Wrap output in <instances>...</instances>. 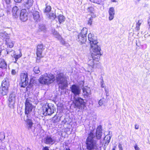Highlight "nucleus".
Segmentation results:
<instances>
[{"label": "nucleus", "instance_id": "37998d69", "mask_svg": "<svg viewBox=\"0 0 150 150\" xmlns=\"http://www.w3.org/2000/svg\"><path fill=\"white\" fill-rule=\"evenodd\" d=\"M59 40H60L61 41V42L62 43V44H65V41L61 37V38L59 39H58Z\"/></svg>", "mask_w": 150, "mask_h": 150}, {"label": "nucleus", "instance_id": "49530a36", "mask_svg": "<svg viewBox=\"0 0 150 150\" xmlns=\"http://www.w3.org/2000/svg\"><path fill=\"white\" fill-rule=\"evenodd\" d=\"M148 24H149V29L150 30V16L149 18L148 19Z\"/></svg>", "mask_w": 150, "mask_h": 150}, {"label": "nucleus", "instance_id": "a211bd4d", "mask_svg": "<svg viewBox=\"0 0 150 150\" xmlns=\"http://www.w3.org/2000/svg\"><path fill=\"white\" fill-rule=\"evenodd\" d=\"M111 138V136L110 135H107L104 138V146L103 147L105 149L106 148V146L108 145L110 142V140Z\"/></svg>", "mask_w": 150, "mask_h": 150}, {"label": "nucleus", "instance_id": "393cba45", "mask_svg": "<svg viewBox=\"0 0 150 150\" xmlns=\"http://www.w3.org/2000/svg\"><path fill=\"white\" fill-rule=\"evenodd\" d=\"M8 87L2 86L1 92L2 95L4 96L7 94L8 92Z\"/></svg>", "mask_w": 150, "mask_h": 150}, {"label": "nucleus", "instance_id": "a19ab883", "mask_svg": "<svg viewBox=\"0 0 150 150\" xmlns=\"http://www.w3.org/2000/svg\"><path fill=\"white\" fill-rule=\"evenodd\" d=\"M6 4L8 5H9L11 3V0H4Z\"/></svg>", "mask_w": 150, "mask_h": 150}, {"label": "nucleus", "instance_id": "cd10ccee", "mask_svg": "<svg viewBox=\"0 0 150 150\" xmlns=\"http://www.w3.org/2000/svg\"><path fill=\"white\" fill-rule=\"evenodd\" d=\"M88 29L86 28H83L81 30V32L79 35H82L85 36L86 37V35L87 33Z\"/></svg>", "mask_w": 150, "mask_h": 150}, {"label": "nucleus", "instance_id": "7c9ffc66", "mask_svg": "<svg viewBox=\"0 0 150 150\" xmlns=\"http://www.w3.org/2000/svg\"><path fill=\"white\" fill-rule=\"evenodd\" d=\"M65 19V17L62 15H60L58 16V21L60 23L64 21Z\"/></svg>", "mask_w": 150, "mask_h": 150}, {"label": "nucleus", "instance_id": "473e14b6", "mask_svg": "<svg viewBox=\"0 0 150 150\" xmlns=\"http://www.w3.org/2000/svg\"><path fill=\"white\" fill-rule=\"evenodd\" d=\"M48 17L50 19L54 20L56 18V16L54 13H50L49 14Z\"/></svg>", "mask_w": 150, "mask_h": 150}, {"label": "nucleus", "instance_id": "c756f323", "mask_svg": "<svg viewBox=\"0 0 150 150\" xmlns=\"http://www.w3.org/2000/svg\"><path fill=\"white\" fill-rule=\"evenodd\" d=\"M87 10L88 12L90 13L91 16L93 17L94 15H93V14L94 13V8L92 7H90L88 8Z\"/></svg>", "mask_w": 150, "mask_h": 150}, {"label": "nucleus", "instance_id": "052dcab7", "mask_svg": "<svg viewBox=\"0 0 150 150\" xmlns=\"http://www.w3.org/2000/svg\"><path fill=\"white\" fill-rule=\"evenodd\" d=\"M105 92H106V90H105Z\"/></svg>", "mask_w": 150, "mask_h": 150}, {"label": "nucleus", "instance_id": "3c124183", "mask_svg": "<svg viewBox=\"0 0 150 150\" xmlns=\"http://www.w3.org/2000/svg\"><path fill=\"white\" fill-rule=\"evenodd\" d=\"M139 128V126L138 125H137V124H136L135 125V128L136 129H138Z\"/></svg>", "mask_w": 150, "mask_h": 150}, {"label": "nucleus", "instance_id": "de8ad7c7", "mask_svg": "<svg viewBox=\"0 0 150 150\" xmlns=\"http://www.w3.org/2000/svg\"><path fill=\"white\" fill-rule=\"evenodd\" d=\"M118 147L119 149V150H123L122 145L120 144H119Z\"/></svg>", "mask_w": 150, "mask_h": 150}, {"label": "nucleus", "instance_id": "aec40b11", "mask_svg": "<svg viewBox=\"0 0 150 150\" xmlns=\"http://www.w3.org/2000/svg\"><path fill=\"white\" fill-rule=\"evenodd\" d=\"M33 15L34 20L37 22L40 21L41 20L39 13L37 11H34L33 13Z\"/></svg>", "mask_w": 150, "mask_h": 150}, {"label": "nucleus", "instance_id": "ddd939ff", "mask_svg": "<svg viewBox=\"0 0 150 150\" xmlns=\"http://www.w3.org/2000/svg\"><path fill=\"white\" fill-rule=\"evenodd\" d=\"M28 13L25 9H22L21 11L20 18L23 21H26L28 18Z\"/></svg>", "mask_w": 150, "mask_h": 150}, {"label": "nucleus", "instance_id": "a18cd8bd", "mask_svg": "<svg viewBox=\"0 0 150 150\" xmlns=\"http://www.w3.org/2000/svg\"><path fill=\"white\" fill-rule=\"evenodd\" d=\"M11 74L12 75H14L16 74V71L15 70L13 69L11 71Z\"/></svg>", "mask_w": 150, "mask_h": 150}, {"label": "nucleus", "instance_id": "f3484780", "mask_svg": "<svg viewBox=\"0 0 150 150\" xmlns=\"http://www.w3.org/2000/svg\"><path fill=\"white\" fill-rule=\"evenodd\" d=\"M109 14V20L111 21L113 19L115 15V10L113 7H112L109 8L108 11Z\"/></svg>", "mask_w": 150, "mask_h": 150}, {"label": "nucleus", "instance_id": "f03ea898", "mask_svg": "<svg viewBox=\"0 0 150 150\" xmlns=\"http://www.w3.org/2000/svg\"><path fill=\"white\" fill-rule=\"evenodd\" d=\"M93 131H91L88 137L86 142V148L89 150L100 149L102 145H103L102 142H100V145L97 144L96 142L94 140L95 137Z\"/></svg>", "mask_w": 150, "mask_h": 150}, {"label": "nucleus", "instance_id": "dca6fc26", "mask_svg": "<svg viewBox=\"0 0 150 150\" xmlns=\"http://www.w3.org/2000/svg\"><path fill=\"white\" fill-rule=\"evenodd\" d=\"M33 0H27L23 3V5L25 8L28 9L33 6L34 3Z\"/></svg>", "mask_w": 150, "mask_h": 150}, {"label": "nucleus", "instance_id": "f704fd0d", "mask_svg": "<svg viewBox=\"0 0 150 150\" xmlns=\"http://www.w3.org/2000/svg\"><path fill=\"white\" fill-rule=\"evenodd\" d=\"M33 71L36 74H39L40 72L39 67L38 66L35 67L33 68Z\"/></svg>", "mask_w": 150, "mask_h": 150}, {"label": "nucleus", "instance_id": "ea45409f", "mask_svg": "<svg viewBox=\"0 0 150 150\" xmlns=\"http://www.w3.org/2000/svg\"><path fill=\"white\" fill-rule=\"evenodd\" d=\"M104 101L103 100L100 99L98 102V104L100 106L102 105L103 104Z\"/></svg>", "mask_w": 150, "mask_h": 150}, {"label": "nucleus", "instance_id": "8fccbe9b", "mask_svg": "<svg viewBox=\"0 0 150 150\" xmlns=\"http://www.w3.org/2000/svg\"><path fill=\"white\" fill-rule=\"evenodd\" d=\"M101 87L102 88H104V85L103 83V80H102V81H101Z\"/></svg>", "mask_w": 150, "mask_h": 150}, {"label": "nucleus", "instance_id": "58836bf2", "mask_svg": "<svg viewBox=\"0 0 150 150\" xmlns=\"http://www.w3.org/2000/svg\"><path fill=\"white\" fill-rule=\"evenodd\" d=\"M92 17L90 18L88 21V24L90 25H91L92 23Z\"/></svg>", "mask_w": 150, "mask_h": 150}, {"label": "nucleus", "instance_id": "c9c22d12", "mask_svg": "<svg viewBox=\"0 0 150 150\" xmlns=\"http://www.w3.org/2000/svg\"><path fill=\"white\" fill-rule=\"evenodd\" d=\"M5 136L4 132H2L0 133V140H2L5 138Z\"/></svg>", "mask_w": 150, "mask_h": 150}, {"label": "nucleus", "instance_id": "09e8293b", "mask_svg": "<svg viewBox=\"0 0 150 150\" xmlns=\"http://www.w3.org/2000/svg\"><path fill=\"white\" fill-rule=\"evenodd\" d=\"M7 8L8 9L7 10L8 12H10V11L11 10V6H7Z\"/></svg>", "mask_w": 150, "mask_h": 150}, {"label": "nucleus", "instance_id": "5701e85b", "mask_svg": "<svg viewBox=\"0 0 150 150\" xmlns=\"http://www.w3.org/2000/svg\"><path fill=\"white\" fill-rule=\"evenodd\" d=\"M12 12L13 16L16 17L18 15L19 13L18 8L16 6H14L12 8Z\"/></svg>", "mask_w": 150, "mask_h": 150}, {"label": "nucleus", "instance_id": "f8f14e48", "mask_svg": "<svg viewBox=\"0 0 150 150\" xmlns=\"http://www.w3.org/2000/svg\"><path fill=\"white\" fill-rule=\"evenodd\" d=\"M33 108V106L30 102L29 100L26 99L25 103V114L27 115L30 113Z\"/></svg>", "mask_w": 150, "mask_h": 150}, {"label": "nucleus", "instance_id": "13d9d810", "mask_svg": "<svg viewBox=\"0 0 150 150\" xmlns=\"http://www.w3.org/2000/svg\"><path fill=\"white\" fill-rule=\"evenodd\" d=\"M7 54H9V51H7Z\"/></svg>", "mask_w": 150, "mask_h": 150}, {"label": "nucleus", "instance_id": "6ab92c4d", "mask_svg": "<svg viewBox=\"0 0 150 150\" xmlns=\"http://www.w3.org/2000/svg\"><path fill=\"white\" fill-rule=\"evenodd\" d=\"M77 40L80 43H84L86 41V37L85 36L79 34Z\"/></svg>", "mask_w": 150, "mask_h": 150}, {"label": "nucleus", "instance_id": "4468645a", "mask_svg": "<svg viewBox=\"0 0 150 150\" xmlns=\"http://www.w3.org/2000/svg\"><path fill=\"white\" fill-rule=\"evenodd\" d=\"M102 131L101 126H99L97 127L96 132L94 130H92L91 131H93L94 134L95 136V137H96L97 139H100L102 136Z\"/></svg>", "mask_w": 150, "mask_h": 150}, {"label": "nucleus", "instance_id": "412c9836", "mask_svg": "<svg viewBox=\"0 0 150 150\" xmlns=\"http://www.w3.org/2000/svg\"><path fill=\"white\" fill-rule=\"evenodd\" d=\"M45 142L46 144H52L55 142L54 139L52 138L49 136H47L45 138Z\"/></svg>", "mask_w": 150, "mask_h": 150}, {"label": "nucleus", "instance_id": "20e7f679", "mask_svg": "<svg viewBox=\"0 0 150 150\" xmlns=\"http://www.w3.org/2000/svg\"><path fill=\"white\" fill-rule=\"evenodd\" d=\"M57 81L59 87L63 89L67 86V80L64 74L60 73L58 74L56 77Z\"/></svg>", "mask_w": 150, "mask_h": 150}, {"label": "nucleus", "instance_id": "4d7b16f0", "mask_svg": "<svg viewBox=\"0 0 150 150\" xmlns=\"http://www.w3.org/2000/svg\"><path fill=\"white\" fill-rule=\"evenodd\" d=\"M115 146L113 148L112 150H115Z\"/></svg>", "mask_w": 150, "mask_h": 150}, {"label": "nucleus", "instance_id": "e433bc0d", "mask_svg": "<svg viewBox=\"0 0 150 150\" xmlns=\"http://www.w3.org/2000/svg\"><path fill=\"white\" fill-rule=\"evenodd\" d=\"M51 8L49 6H47L45 8V12H49L51 10Z\"/></svg>", "mask_w": 150, "mask_h": 150}, {"label": "nucleus", "instance_id": "7ed1b4c3", "mask_svg": "<svg viewBox=\"0 0 150 150\" xmlns=\"http://www.w3.org/2000/svg\"><path fill=\"white\" fill-rule=\"evenodd\" d=\"M55 80V76L53 74L46 73L40 76L39 81L40 83L48 85L53 83Z\"/></svg>", "mask_w": 150, "mask_h": 150}, {"label": "nucleus", "instance_id": "4c0bfd02", "mask_svg": "<svg viewBox=\"0 0 150 150\" xmlns=\"http://www.w3.org/2000/svg\"><path fill=\"white\" fill-rule=\"evenodd\" d=\"M39 28L41 30H45L46 29L45 27V25H44L42 24L39 26Z\"/></svg>", "mask_w": 150, "mask_h": 150}, {"label": "nucleus", "instance_id": "9b49d317", "mask_svg": "<svg viewBox=\"0 0 150 150\" xmlns=\"http://www.w3.org/2000/svg\"><path fill=\"white\" fill-rule=\"evenodd\" d=\"M71 91L74 95V97L79 95L81 92V89L78 86L74 84L70 88Z\"/></svg>", "mask_w": 150, "mask_h": 150}, {"label": "nucleus", "instance_id": "b1692460", "mask_svg": "<svg viewBox=\"0 0 150 150\" xmlns=\"http://www.w3.org/2000/svg\"><path fill=\"white\" fill-rule=\"evenodd\" d=\"M7 64L5 60L3 59H0V67L2 68H6L7 67Z\"/></svg>", "mask_w": 150, "mask_h": 150}, {"label": "nucleus", "instance_id": "c85d7f7f", "mask_svg": "<svg viewBox=\"0 0 150 150\" xmlns=\"http://www.w3.org/2000/svg\"><path fill=\"white\" fill-rule=\"evenodd\" d=\"M26 122L28 128L29 129H31L33 124L32 120L30 119H28L26 120Z\"/></svg>", "mask_w": 150, "mask_h": 150}, {"label": "nucleus", "instance_id": "6e6d98bb", "mask_svg": "<svg viewBox=\"0 0 150 150\" xmlns=\"http://www.w3.org/2000/svg\"><path fill=\"white\" fill-rule=\"evenodd\" d=\"M15 61L14 62V63H17V60H15Z\"/></svg>", "mask_w": 150, "mask_h": 150}, {"label": "nucleus", "instance_id": "2eb2a0df", "mask_svg": "<svg viewBox=\"0 0 150 150\" xmlns=\"http://www.w3.org/2000/svg\"><path fill=\"white\" fill-rule=\"evenodd\" d=\"M44 49L42 44H40L37 46L36 54L38 57L40 58L42 57V53Z\"/></svg>", "mask_w": 150, "mask_h": 150}, {"label": "nucleus", "instance_id": "4be33fe9", "mask_svg": "<svg viewBox=\"0 0 150 150\" xmlns=\"http://www.w3.org/2000/svg\"><path fill=\"white\" fill-rule=\"evenodd\" d=\"M83 92L84 96L90 97V95L91 94V90L90 88L88 87L84 88L83 89Z\"/></svg>", "mask_w": 150, "mask_h": 150}, {"label": "nucleus", "instance_id": "423d86ee", "mask_svg": "<svg viewBox=\"0 0 150 150\" xmlns=\"http://www.w3.org/2000/svg\"><path fill=\"white\" fill-rule=\"evenodd\" d=\"M0 36H1L3 39H5V44L10 48L13 47L14 42L9 39V37L7 35V33L2 30H0Z\"/></svg>", "mask_w": 150, "mask_h": 150}, {"label": "nucleus", "instance_id": "bb28decb", "mask_svg": "<svg viewBox=\"0 0 150 150\" xmlns=\"http://www.w3.org/2000/svg\"><path fill=\"white\" fill-rule=\"evenodd\" d=\"M143 22V20L142 19L139 20L137 23H136L135 30H140V26Z\"/></svg>", "mask_w": 150, "mask_h": 150}, {"label": "nucleus", "instance_id": "5fc2aeb1", "mask_svg": "<svg viewBox=\"0 0 150 150\" xmlns=\"http://www.w3.org/2000/svg\"><path fill=\"white\" fill-rule=\"evenodd\" d=\"M111 1L114 2H117V0H111Z\"/></svg>", "mask_w": 150, "mask_h": 150}, {"label": "nucleus", "instance_id": "603ef678", "mask_svg": "<svg viewBox=\"0 0 150 150\" xmlns=\"http://www.w3.org/2000/svg\"><path fill=\"white\" fill-rule=\"evenodd\" d=\"M43 150H49V149L46 146L44 148Z\"/></svg>", "mask_w": 150, "mask_h": 150}, {"label": "nucleus", "instance_id": "2f4dec72", "mask_svg": "<svg viewBox=\"0 0 150 150\" xmlns=\"http://www.w3.org/2000/svg\"><path fill=\"white\" fill-rule=\"evenodd\" d=\"M20 51V53L18 54H14V58L15 59V60H17L22 56V54L21 52V50H19Z\"/></svg>", "mask_w": 150, "mask_h": 150}, {"label": "nucleus", "instance_id": "6e6552de", "mask_svg": "<svg viewBox=\"0 0 150 150\" xmlns=\"http://www.w3.org/2000/svg\"><path fill=\"white\" fill-rule=\"evenodd\" d=\"M43 114L44 115H51L54 112L53 107L51 104L46 103L43 106Z\"/></svg>", "mask_w": 150, "mask_h": 150}, {"label": "nucleus", "instance_id": "39448f33", "mask_svg": "<svg viewBox=\"0 0 150 150\" xmlns=\"http://www.w3.org/2000/svg\"><path fill=\"white\" fill-rule=\"evenodd\" d=\"M88 38L91 45V50H96L97 48L100 50V47L97 44V40L91 33L88 34Z\"/></svg>", "mask_w": 150, "mask_h": 150}, {"label": "nucleus", "instance_id": "bf43d9fd", "mask_svg": "<svg viewBox=\"0 0 150 150\" xmlns=\"http://www.w3.org/2000/svg\"><path fill=\"white\" fill-rule=\"evenodd\" d=\"M106 96H108V95L107 94V93Z\"/></svg>", "mask_w": 150, "mask_h": 150}, {"label": "nucleus", "instance_id": "c03bdc74", "mask_svg": "<svg viewBox=\"0 0 150 150\" xmlns=\"http://www.w3.org/2000/svg\"><path fill=\"white\" fill-rule=\"evenodd\" d=\"M134 148L135 150H140V148L137 145L134 146Z\"/></svg>", "mask_w": 150, "mask_h": 150}, {"label": "nucleus", "instance_id": "79ce46f5", "mask_svg": "<svg viewBox=\"0 0 150 150\" xmlns=\"http://www.w3.org/2000/svg\"><path fill=\"white\" fill-rule=\"evenodd\" d=\"M92 2L94 3L99 4V1L98 0H90Z\"/></svg>", "mask_w": 150, "mask_h": 150}, {"label": "nucleus", "instance_id": "72a5a7b5", "mask_svg": "<svg viewBox=\"0 0 150 150\" xmlns=\"http://www.w3.org/2000/svg\"><path fill=\"white\" fill-rule=\"evenodd\" d=\"M54 35L58 39H59L61 38V36L57 32V31H54L53 33Z\"/></svg>", "mask_w": 150, "mask_h": 150}, {"label": "nucleus", "instance_id": "0eeeda50", "mask_svg": "<svg viewBox=\"0 0 150 150\" xmlns=\"http://www.w3.org/2000/svg\"><path fill=\"white\" fill-rule=\"evenodd\" d=\"M74 100L73 102L75 106L81 110H83L85 107V103L83 100L81 98L74 97Z\"/></svg>", "mask_w": 150, "mask_h": 150}, {"label": "nucleus", "instance_id": "f257e3e1", "mask_svg": "<svg viewBox=\"0 0 150 150\" xmlns=\"http://www.w3.org/2000/svg\"><path fill=\"white\" fill-rule=\"evenodd\" d=\"M92 51L91 56L89 58L88 62L89 70L91 71H93L96 65L100 59V56L101 55L100 50L99 49L96 50H91Z\"/></svg>", "mask_w": 150, "mask_h": 150}, {"label": "nucleus", "instance_id": "1a4fd4ad", "mask_svg": "<svg viewBox=\"0 0 150 150\" xmlns=\"http://www.w3.org/2000/svg\"><path fill=\"white\" fill-rule=\"evenodd\" d=\"M20 85L22 87H25L28 84V78L27 73H22L20 76Z\"/></svg>", "mask_w": 150, "mask_h": 150}, {"label": "nucleus", "instance_id": "864d4df0", "mask_svg": "<svg viewBox=\"0 0 150 150\" xmlns=\"http://www.w3.org/2000/svg\"><path fill=\"white\" fill-rule=\"evenodd\" d=\"M21 0H14V1L16 2H20L21 1Z\"/></svg>", "mask_w": 150, "mask_h": 150}, {"label": "nucleus", "instance_id": "a878e982", "mask_svg": "<svg viewBox=\"0 0 150 150\" xmlns=\"http://www.w3.org/2000/svg\"><path fill=\"white\" fill-rule=\"evenodd\" d=\"M9 86V81L7 78H6L2 81L1 86L8 87Z\"/></svg>", "mask_w": 150, "mask_h": 150}, {"label": "nucleus", "instance_id": "9d476101", "mask_svg": "<svg viewBox=\"0 0 150 150\" xmlns=\"http://www.w3.org/2000/svg\"><path fill=\"white\" fill-rule=\"evenodd\" d=\"M16 96L14 93H12L9 95L8 99V106L11 108H14L16 101Z\"/></svg>", "mask_w": 150, "mask_h": 150}]
</instances>
